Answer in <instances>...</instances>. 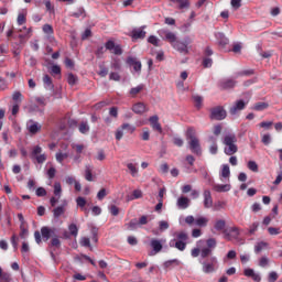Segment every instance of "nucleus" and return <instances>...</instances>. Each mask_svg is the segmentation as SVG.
<instances>
[{
	"label": "nucleus",
	"mask_w": 282,
	"mask_h": 282,
	"mask_svg": "<svg viewBox=\"0 0 282 282\" xmlns=\"http://www.w3.org/2000/svg\"><path fill=\"white\" fill-rule=\"evenodd\" d=\"M173 237L169 242L170 248H176V250L184 252L188 241V234L186 231H176L173 234Z\"/></svg>",
	"instance_id": "f257e3e1"
},
{
	"label": "nucleus",
	"mask_w": 282,
	"mask_h": 282,
	"mask_svg": "<svg viewBox=\"0 0 282 282\" xmlns=\"http://www.w3.org/2000/svg\"><path fill=\"white\" fill-rule=\"evenodd\" d=\"M223 144H225L224 153L226 155H235L239 150L237 148V135L235 133H226L223 138Z\"/></svg>",
	"instance_id": "f03ea898"
},
{
	"label": "nucleus",
	"mask_w": 282,
	"mask_h": 282,
	"mask_svg": "<svg viewBox=\"0 0 282 282\" xmlns=\"http://www.w3.org/2000/svg\"><path fill=\"white\" fill-rule=\"evenodd\" d=\"M187 140H189L188 144L192 153L202 156V144H199V139L195 135L194 128L187 129Z\"/></svg>",
	"instance_id": "7ed1b4c3"
},
{
	"label": "nucleus",
	"mask_w": 282,
	"mask_h": 282,
	"mask_svg": "<svg viewBox=\"0 0 282 282\" xmlns=\"http://www.w3.org/2000/svg\"><path fill=\"white\" fill-rule=\"evenodd\" d=\"M200 264L204 274H213V272L217 271L219 268V260H217V257L212 256L210 258L200 261Z\"/></svg>",
	"instance_id": "20e7f679"
},
{
	"label": "nucleus",
	"mask_w": 282,
	"mask_h": 282,
	"mask_svg": "<svg viewBox=\"0 0 282 282\" xmlns=\"http://www.w3.org/2000/svg\"><path fill=\"white\" fill-rule=\"evenodd\" d=\"M208 221H210V219L206 216H198L194 218L192 215H189L185 218V224H187V226L194 225L197 228H206V226H208Z\"/></svg>",
	"instance_id": "39448f33"
},
{
	"label": "nucleus",
	"mask_w": 282,
	"mask_h": 282,
	"mask_svg": "<svg viewBox=\"0 0 282 282\" xmlns=\"http://www.w3.org/2000/svg\"><path fill=\"white\" fill-rule=\"evenodd\" d=\"M217 248V240L215 238H209L206 240V247L204 245L200 247V257L206 259L213 254V250Z\"/></svg>",
	"instance_id": "423d86ee"
},
{
	"label": "nucleus",
	"mask_w": 282,
	"mask_h": 282,
	"mask_svg": "<svg viewBox=\"0 0 282 282\" xmlns=\"http://www.w3.org/2000/svg\"><path fill=\"white\" fill-rule=\"evenodd\" d=\"M191 37H185L184 41H176L172 47L180 52V54H188V45H191Z\"/></svg>",
	"instance_id": "0eeeda50"
},
{
	"label": "nucleus",
	"mask_w": 282,
	"mask_h": 282,
	"mask_svg": "<svg viewBox=\"0 0 282 282\" xmlns=\"http://www.w3.org/2000/svg\"><path fill=\"white\" fill-rule=\"evenodd\" d=\"M127 65L132 67L133 69L132 74H138V76L142 74V62H140L137 57H132V56L128 57Z\"/></svg>",
	"instance_id": "6e6552de"
},
{
	"label": "nucleus",
	"mask_w": 282,
	"mask_h": 282,
	"mask_svg": "<svg viewBox=\"0 0 282 282\" xmlns=\"http://www.w3.org/2000/svg\"><path fill=\"white\" fill-rule=\"evenodd\" d=\"M163 243H166V239H158L153 238L150 240V246L152 248L151 256L158 254L159 252H162Z\"/></svg>",
	"instance_id": "1a4fd4ad"
},
{
	"label": "nucleus",
	"mask_w": 282,
	"mask_h": 282,
	"mask_svg": "<svg viewBox=\"0 0 282 282\" xmlns=\"http://www.w3.org/2000/svg\"><path fill=\"white\" fill-rule=\"evenodd\" d=\"M226 116V110L221 106H217L216 108H213L210 111L212 120H225Z\"/></svg>",
	"instance_id": "9d476101"
},
{
	"label": "nucleus",
	"mask_w": 282,
	"mask_h": 282,
	"mask_svg": "<svg viewBox=\"0 0 282 282\" xmlns=\"http://www.w3.org/2000/svg\"><path fill=\"white\" fill-rule=\"evenodd\" d=\"M159 34L161 37H163L164 41H167L169 43H171L172 46L175 45L177 41V35L175 33L167 30H161Z\"/></svg>",
	"instance_id": "9b49d317"
},
{
	"label": "nucleus",
	"mask_w": 282,
	"mask_h": 282,
	"mask_svg": "<svg viewBox=\"0 0 282 282\" xmlns=\"http://www.w3.org/2000/svg\"><path fill=\"white\" fill-rule=\"evenodd\" d=\"M248 104L243 99H239L234 104V106L229 109V112L231 116H237L240 111H243L246 109V106Z\"/></svg>",
	"instance_id": "f8f14e48"
},
{
	"label": "nucleus",
	"mask_w": 282,
	"mask_h": 282,
	"mask_svg": "<svg viewBox=\"0 0 282 282\" xmlns=\"http://www.w3.org/2000/svg\"><path fill=\"white\" fill-rule=\"evenodd\" d=\"M26 129H28L29 133H31V135H36V133H39L41 131V129H43V126H41V123H39L34 120H29L26 122Z\"/></svg>",
	"instance_id": "ddd939ff"
},
{
	"label": "nucleus",
	"mask_w": 282,
	"mask_h": 282,
	"mask_svg": "<svg viewBox=\"0 0 282 282\" xmlns=\"http://www.w3.org/2000/svg\"><path fill=\"white\" fill-rule=\"evenodd\" d=\"M106 50L111 52V54H116V56H121L122 47L116 44L113 41H108L105 45Z\"/></svg>",
	"instance_id": "4468645a"
},
{
	"label": "nucleus",
	"mask_w": 282,
	"mask_h": 282,
	"mask_svg": "<svg viewBox=\"0 0 282 282\" xmlns=\"http://www.w3.org/2000/svg\"><path fill=\"white\" fill-rule=\"evenodd\" d=\"M243 274L245 276H247L248 279H252V281L254 282H261V274L260 273H257L254 271V269H251V268H246L243 270Z\"/></svg>",
	"instance_id": "2eb2a0df"
},
{
	"label": "nucleus",
	"mask_w": 282,
	"mask_h": 282,
	"mask_svg": "<svg viewBox=\"0 0 282 282\" xmlns=\"http://www.w3.org/2000/svg\"><path fill=\"white\" fill-rule=\"evenodd\" d=\"M149 122L153 131L162 133V124L160 123V117H158V115L150 117Z\"/></svg>",
	"instance_id": "dca6fc26"
},
{
	"label": "nucleus",
	"mask_w": 282,
	"mask_h": 282,
	"mask_svg": "<svg viewBox=\"0 0 282 282\" xmlns=\"http://www.w3.org/2000/svg\"><path fill=\"white\" fill-rule=\"evenodd\" d=\"M176 206L180 210H186L191 206V198L186 196H180L176 200Z\"/></svg>",
	"instance_id": "f3484780"
},
{
	"label": "nucleus",
	"mask_w": 282,
	"mask_h": 282,
	"mask_svg": "<svg viewBox=\"0 0 282 282\" xmlns=\"http://www.w3.org/2000/svg\"><path fill=\"white\" fill-rule=\"evenodd\" d=\"M203 204H204V208H213V195L210 194L209 189H205L203 193Z\"/></svg>",
	"instance_id": "a211bd4d"
},
{
	"label": "nucleus",
	"mask_w": 282,
	"mask_h": 282,
	"mask_svg": "<svg viewBox=\"0 0 282 282\" xmlns=\"http://www.w3.org/2000/svg\"><path fill=\"white\" fill-rule=\"evenodd\" d=\"M147 26L143 25L141 28H138V29H133L132 32H131V36L132 39H144L147 36V31H144Z\"/></svg>",
	"instance_id": "6ab92c4d"
},
{
	"label": "nucleus",
	"mask_w": 282,
	"mask_h": 282,
	"mask_svg": "<svg viewBox=\"0 0 282 282\" xmlns=\"http://www.w3.org/2000/svg\"><path fill=\"white\" fill-rule=\"evenodd\" d=\"M216 36V41L217 44L219 45V47H225L226 45H228L230 43V40H228V37H226V34L219 32L215 34Z\"/></svg>",
	"instance_id": "aec40b11"
},
{
	"label": "nucleus",
	"mask_w": 282,
	"mask_h": 282,
	"mask_svg": "<svg viewBox=\"0 0 282 282\" xmlns=\"http://www.w3.org/2000/svg\"><path fill=\"white\" fill-rule=\"evenodd\" d=\"M67 207V200H64L63 205L57 206L53 209V217L58 219L62 215H65V208Z\"/></svg>",
	"instance_id": "412c9836"
},
{
	"label": "nucleus",
	"mask_w": 282,
	"mask_h": 282,
	"mask_svg": "<svg viewBox=\"0 0 282 282\" xmlns=\"http://www.w3.org/2000/svg\"><path fill=\"white\" fill-rule=\"evenodd\" d=\"M224 180L230 181V166L228 164H224L220 170V181L224 182Z\"/></svg>",
	"instance_id": "4be33fe9"
},
{
	"label": "nucleus",
	"mask_w": 282,
	"mask_h": 282,
	"mask_svg": "<svg viewBox=\"0 0 282 282\" xmlns=\"http://www.w3.org/2000/svg\"><path fill=\"white\" fill-rule=\"evenodd\" d=\"M206 241L205 240H198L196 242V248L192 249L191 251V256L196 259V257H198L199 254H202V246H205Z\"/></svg>",
	"instance_id": "5701e85b"
},
{
	"label": "nucleus",
	"mask_w": 282,
	"mask_h": 282,
	"mask_svg": "<svg viewBox=\"0 0 282 282\" xmlns=\"http://www.w3.org/2000/svg\"><path fill=\"white\" fill-rule=\"evenodd\" d=\"M232 186L230 184H216L213 186V191L216 193H228Z\"/></svg>",
	"instance_id": "b1692460"
},
{
	"label": "nucleus",
	"mask_w": 282,
	"mask_h": 282,
	"mask_svg": "<svg viewBox=\"0 0 282 282\" xmlns=\"http://www.w3.org/2000/svg\"><path fill=\"white\" fill-rule=\"evenodd\" d=\"M237 83L234 79H223L219 83L220 89H232Z\"/></svg>",
	"instance_id": "393cba45"
},
{
	"label": "nucleus",
	"mask_w": 282,
	"mask_h": 282,
	"mask_svg": "<svg viewBox=\"0 0 282 282\" xmlns=\"http://www.w3.org/2000/svg\"><path fill=\"white\" fill-rule=\"evenodd\" d=\"M132 111L139 115L145 113L147 105H144L143 102H138L132 107Z\"/></svg>",
	"instance_id": "a878e982"
},
{
	"label": "nucleus",
	"mask_w": 282,
	"mask_h": 282,
	"mask_svg": "<svg viewBox=\"0 0 282 282\" xmlns=\"http://www.w3.org/2000/svg\"><path fill=\"white\" fill-rule=\"evenodd\" d=\"M76 204H77V206H78L82 210H85L86 217H87V215H89V210L85 209V206H87V200L85 199V197H82V196L77 197V198H76Z\"/></svg>",
	"instance_id": "bb28decb"
},
{
	"label": "nucleus",
	"mask_w": 282,
	"mask_h": 282,
	"mask_svg": "<svg viewBox=\"0 0 282 282\" xmlns=\"http://www.w3.org/2000/svg\"><path fill=\"white\" fill-rule=\"evenodd\" d=\"M209 141L213 142V144L209 147V153L212 155H217V151H219V148L217 145V139H215L214 137H210Z\"/></svg>",
	"instance_id": "cd10ccee"
},
{
	"label": "nucleus",
	"mask_w": 282,
	"mask_h": 282,
	"mask_svg": "<svg viewBox=\"0 0 282 282\" xmlns=\"http://www.w3.org/2000/svg\"><path fill=\"white\" fill-rule=\"evenodd\" d=\"M42 30H43L44 34H48L50 41H54V36H52V34H54V28H52V25L44 24Z\"/></svg>",
	"instance_id": "c85d7f7f"
},
{
	"label": "nucleus",
	"mask_w": 282,
	"mask_h": 282,
	"mask_svg": "<svg viewBox=\"0 0 282 282\" xmlns=\"http://www.w3.org/2000/svg\"><path fill=\"white\" fill-rule=\"evenodd\" d=\"M91 171H94V167H91V165H86V167H85V180L87 182H94V175L91 174Z\"/></svg>",
	"instance_id": "c756f323"
},
{
	"label": "nucleus",
	"mask_w": 282,
	"mask_h": 282,
	"mask_svg": "<svg viewBox=\"0 0 282 282\" xmlns=\"http://www.w3.org/2000/svg\"><path fill=\"white\" fill-rule=\"evenodd\" d=\"M0 282H12V275L8 272H3V269L0 267Z\"/></svg>",
	"instance_id": "7c9ffc66"
},
{
	"label": "nucleus",
	"mask_w": 282,
	"mask_h": 282,
	"mask_svg": "<svg viewBox=\"0 0 282 282\" xmlns=\"http://www.w3.org/2000/svg\"><path fill=\"white\" fill-rule=\"evenodd\" d=\"M127 169L130 172L132 177H138L139 170H138V166L135 164L128 163Z\"/></svg>",
	"instance_id": "2f4dec72"
},
{
	"label": "nucleus",
	"mask_w": 282,
	"mask_h": 282,
	"mask_svg": "<svg viewBox=\"0 0 282 282\" xmlns=\"http://www.w3.org/2000/svg\"><path fill=\"white\" fill-rule=\"evenodd\" d=\"M41 234H42L43 239H45V241H47L50 239V237H52V229H50L48 227H42Z\"/></svg>",
	"instance_id": "473e14b6"
},
{
	"label": "nucleus",
	"mask_w": 282,
	"mask_h": 282,
	"mask_svg": "<svg viewBox=\"0 0 282 282\" xmlns=\"http://www.w3.org/2000/svg\"><path fill=\"white\" fill-rule=\"evenodd\" d=\"M171 1H173V3H178L180 10H184V8L191 7V2H188V0H171Z\"/></svg>",
	"instance_id": "72a5a7b5"
},
{
	"label": "nucleus",
	"mask_w": 282,
	"mask_h": 282,
	"mask_svg": "<svg viewBox=\"0 0 282 282\" xmlns=\"http://www.w3.org/2000/svg\"><path fill=\"white\" fill-rule=\"evenodd\" d=\"M79 132H82L83 134H87V132L89 131V123L87 121H82L79 123Z\"/></svg>",
	"instance_id": "f704fd0d"
},
{
	"label": "nucleus",
	"mask_w": 282,
	"mask_h": 282,
	"mask_svg": "<svg viewBox=\"0 0 282 282\" xmlns=\"http://www.w3.org/2000/svg\"><path fill=\"white\" fill-rule=\"evenodd\" d=\"M63 194V187L61 186V183L59 182H56L54 184V195L55 197H58L61 198V195Z\"/></svg>",
	"instance_id": "c9c22d12"
},
{
	"label": "nucleus",
	"mask_w": 282,
	"mask_h": 282,
	"mask_svg": "<svg viewBox=\"0 0 282 282\" xmlns=\"http://www.w3.org/2000/svg\"><path fill=\"white\" fill-rule=\"evenodd\" d=\"M171 228V225L166 220H160L159 221V230L160 232H164L165 230H169Z\"/></svg>",
	"instance_id": "e433bc0d"
},
{
	"label": "nucleus",
	"mask_w": 282,
	"mask_h": 282,
	"mask_svg": "<svg viewBox=\"0 0 282 282\" xmlns=\"http://www.w3.org/2000/svg\"><path fill=\"white\" fill-rule=\"evenodd\" d=\"M55 158H56V161L59 163V164H63V161L64 160H67L69 158V154L67 153H63V152H57L55 154Z\"/></svg>",
	"instance_id": "4c0bfd02"
},
{
	"label": "nucleus",
	"mask_w": 282,
	"mask_h": 282,
	"mask_svg": "<svg viewBox=\"0 0 282 282\" xmlns=\"http://www.w3.org/2000/svg\"><path fill=\"white\" fill-rule=\"evenodd\" d=\"M214 228L215 230H218V231L224 230V228H226V220L224 219L216 220Z\"/></svg>",
	"instance_id": "58836bf2"
},
{
	"label": "nucleus",
	"mask_w": 282,
	"mask_h": 282,
	"mask_svg": "<svg viewBox=\"0 0 282 282\" xmlns=\"http://www.w3.org/2000/svg\"><path fill=\"white\" fill-rule=\"evenodd\" d=\"M268 107H270L268 105V102H257L254 106H253V109L254 111H263L265 109H268Z\"/></svg>",
	"instance_id": "ea45409f"
},
{
	"label": "nucleus",
	"mask_w": 282,
	"mask_h": 282,
	"mask_svg": "<svg viewBox=\"0 0 282 282\" xmlns=\"http://www.w3.org/2000/svg\"><path fill=\"white\" fill-rule=\"evenodd\" d=\"M67 83H68V85H70L72 87H74V85H75L76 83H78V77H77L76 75L69 73V74L67 75Z\"/></svg>",
	"instance_id": "a19ab883"
},
{
	"label": "nucleus",
	"mask_w": 282,
	"mask_h": 282,
	"mask_svg": "<svg viewBox=\"0 0 282 282\" xmlns=\"http://www.w3.org/2000/svg\"><path fill=\"white\" fill-rule=\"evenodd\" d=\"M247 166H248L249 171H252L253 173H259V165L257 164V162L249 161L247 163Z\"/></svg>",
	"instance_id": "79ce46f5"
},
{
	"label": "nucleus",
	"mask_w": 282,
	"mask_h": 282,
	"mask_svg": "<svg viewBox=\"0 0 282 282\" xmlns=\"http://www.w3.org/2000/svg\"><path fill=\"white\" fill-rule=\"evenodd\" d=\"M30 231L28 230V225H20V237L21 239H25Z\"/></svg>",
	"instance_id": "37998d69"
},
{
	"label": "nucleus",
	"mask_w": 282,
	"mask_h": 282,
	"mask_svg": "<svg viewBox=\"0 0 282 282\" xmlns=\"http://www.w3.org/2000/svg\"><path fill=\"white\" fill-rule=\"evenodd\" d=\"M79 243L80 246H83V248H90L91 250V240H89V238L87 237L80 238Z\"/></svg>",
	"instance_id": "c03bdc74"
},
{
	"label": "nucleus",
	"mask_w": 282,
	"mask_h": 282,
	"mask_svg": "<svg viewBox=\"0 0 282 282\" xmlns=\"http://www.w3.org/2000/svg\"><path fill=\"white\" fill-rule=\"evenodd\" d=\"M182 262L178 259H172L164 262V268H172V265H180Z\"/></svg>",
	"instance_id": "a18cd8bd"
},
{
	"label": "nucleus",
	"mask_w": 282,
	"mask_h": 282,
	"mask_svg": "<svg viewBox=\"0 0 282 282\" xmlns=\"http://www.w3.org/2000/svg\"><path fill=\"white\" fill-rule=\"evenodd\" d=\"M148 43H151V45H154L155 47H160V39H158L155 35L149 36Z\"/></svg>",
	"instance_id": "49530a36"
},
{
	"label": "nucleus",
	"mask_w": 282,
	"mask_h": 282,
	"mask_svg": "<svg viewBox=\"0 0 282 282\" xmlns=\"http://www.w3.org/2000/svg\"><path fill=\"white\" fill-rule=\"evenodd\" d=\"M193 100L195 102V107H197V109H202L204 98H202V96H199V95H196V96L193 97Z\"/></svg>",
	"instance_id": "de8ad7c7"
},
{
	"label": "nucleus",
	"mask_w": 282,
	"mask_h": 282,
	"mask_svg": "<svg viewBox=\"0 0 282 282\" xmlns=\"http://www.w3.org/2000/svg\"><path fill=\"white\" fill-rule=\"evenodd\" d=\"M68 230L73 237H78V226L76 224H70Z\"/></svg>",
	"instance_id": "09e8293b"
},
{
	"label": "nucleus",
	"mask_w": 282,
	"mask_h": 282,
	"mask_svg": "<svg viewBox=\"0 0 282 282\" xmlns=\"http://www.w3.org/2000/svg\"><path fill=\"white\" fill-rule=\"evenodd\" d=\"M142 89H144V85L140 84L139 86L130 89V95L138 96V94H140V91H142Z\"/></svg>",
	"instance_id": "8fccbe9b"
},
{
	"label": "nucleus",
	"mask_w": 282,
	"mask_h": 282,
	"mask_svg": "<svg viewBox=\"0 0 282 282\" xmlns=\"http://www.w3.org/2000/svg\"><path fill=\"white\" fill-rule=\"evenodd\" d=\"M115 138L118 141H120V140H122V138H124V129H122V126L117 129V131L115 133Z\"/></svg>",
	"instance_id": "3c124183"
},
{
	"label": "nucleus",
	"mask_w": 282,
	"mask_h": 282,
	"mask_svg": "<svg viewBox=\"0 0 282 282\" xmlns=\"http://www.w3.org/2000/svg\"><path fill=\"white\" fill-rule=\"evenodd\" d=\"M141 140H143L144 142H149V140H151V132L147 128L143 129Z\"/></svg>",
	"instance_id": "603ef678"
},
{
	"label": "nucleus",
	"mask_w": 282,
	"mask_h": 282,
	"mask_svg": "<svg viewBox=\"0 0 282 282\" xmlns=\"http://www.w3.org/2000/svg\"><path fill=\"white\" fill-rule=\"evenodd\" d=\"M121 127H122L123 131H128V133L135 132L134 126H131L130 123H122Z\"/></svg>",
	"instance_id": "864d4df0"
},
{
	"label": "nucleus",
	"mask_w": 282,
	"mask_h": 282,
	"mask_svg": "<svg viewBox=\"0 0 282 282\" xmlns=\"http://www.w3.org/2000/svg\"><path fill=\"white\" fill-rule=\"evenodd\" d=\"M43 83L51 89H54V84H52V77H50V75H44Z\"/></svg>",
	"instance_id": "5fc2aeb1"
},
{
	"label": "nucleus",
	"mask_w": 282,
	"mask_h": 282,
	"mask_svg": "<svg viewBox=\"0 0 282 282\" xmlns=\"http://www.w3.org/2000/svg\"><path fill=\"white\" fill-rule=\"evenodd\" d=\"M109 212L113 217H118V215H120V208H118L116 205H110Z\"/></svg>",
	"instance_id": "6e6d98bb"
},
{
	"label": "nucleus",
	"mask_w": 282,
	"mask_h": 282,
	"mask_svg": "<svg viewBox=\"0 0 282 282\" xmlns=\"http://www.w3.org/2000/svg\"><path fill=\"white\" fill-rule=\"evenodd\" d=\"M278 280H279V273H276V271H271L269 273L268 281L269 282H276Z\"/></svg>",
	"instance_id": "4d7b16f0"
},
{
	"label": "nucleus",
	"mask_w": 282,
	"mask_h": 282,
	"mask_svg": "<svg viewBox=\"0 0 282 282\" xmlns=\"http://www.w3.org/2000/svg\"><path fill=\"white\" fill-rule=\"evenodd\" d=\"M48 180H54L56 177V169L54 166L50 167L46 172Z\"/></svg>",
	"instance_id": "13d9d810"
},
{
	"label": "nucleus",
	"mask_w": 282,
	"mask_h": 282,
	"mask_svg": "<svg viewBox=\"0 0 282 282\" xmlns=\"http://www.w3.org/2000/svg\"><path fill=\"white\" fill-rule=\"evenodd\" d=\"M259 230V223H252L250 226H249V235H254V232Z\"/></svg>",
	"instance_id": "bf43d9fd"
},
{
	"label": "nucleus",
	"mask_w": 282,
	"mask_h": 282,
	"mask_svg": "<svg viewBox=\"0 0 282 282\" xmlns=\"http://www.w3.org/2000/svg\"><path fill=\"white\" fill-rule=\"evenodd\" d=\"M263 248H268V242H258L254 247L256 252H261V250H263Z\"/></svg>",
	"instance_id": "052dcab7"
},
{
	"label": "nucleus",
	"mask_w": 282,
	"mask_h": 282,
	"mask_svg": "<svg viewBox=\"0 0 282 282\" xmlns=\"http://www.w3.org/2000/svg\"><path fill=\"white\" fill-rule=\"evenodd\" d=\"M269 263H270V259H268V257H262L259 260L260 268H267V265H269Z\"/></svg>",
	"instance_id": "680f3d73"
},
{
	"label": "nucleus",
	"mask_w": 282,
	"mask_h": 282,
	"mask_svg": "<svg viewBox=\"0 0 282 282\" xmlns=\"http://www.w3.org/2000/svg\"><path fill=\"white\" fill-rule=\"evenodd\" d=\"M51 74H53L54 76L61 75V66L54 64V65L51 67Z\"/></svg>",
	"instance_id": "e2e57ef3"
},
{
	"label": "nucleus",
	"mask_w": 282,
	"mask_h": 282,
	"mask_svg": "<svg viewBox=\"0 0 282 282\" xmlns=\"http://www.w3.org/2000/svg\"><path fill=\"white\" fill-rule=\"evenodd\" d=\"M127 226L128 230H138L139 223L138 220H131Z\"/></svg>",
	"instance_id": "0e129e2a"
},
{
	"label": "nucleus",
	"mask_w": 282,
	"mask_h": 282,
	"mask_svg": "<svg viewBox=\"0 0 282 282\" xmlns=\"http://www.w3.org/2000/svg\"><path fill=\"white\" fill-rule=\"evenodd\" d=\"M17 21H18V25H23V23H25V21H26L25 13H19Z\"/></svg>",
	"instance_id": "69168bd1"
},
{
	"label": "nucleus",
	"mask_w": 282,
	"mask_h": 282,
	"mask_svg": "<svg viewBox=\"0 0 282 282\" xmlns=\"http://www.w3.org/2000/svg\"><path fill=\"white\" fill-rule=\"evenodd\" d=\"M140 198H142V191H140V189H134V191L132 192V199H140Z\"/></svg>",
	"instance_id": "338daca9"
},
{
	"label": "nucleus",
	"mask_w": 282,
	"mask_h": 282,
	"mask_svg": "<svg viewBox=\"0 0 282 282\" xmlns=\"http://www.w3.org/2000/svg\"><path fill=\"white\" fill-rule=\"evenodd\" d=\"M200 236H202V229L195 228V229L192 230V237L194 239H198V237H200Z\"/></svg>",
	"instance_id": "774afa93"
}]
</instances>
